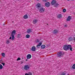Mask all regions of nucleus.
<instances>
[{
  "instance_id": "nucleus-1",
  "label": "nucleus",
  "mask_w": 75,
  "mask_h": 75,
  "mask_svg": "<svg viewBox=\"0 0 75 75\" xmlns=\"http://www.w3.org/2000/svg\"><path fill=\"white\" fill-rule=\"evenodd\" d=\"M63 49L65 51H67L70 50L71 51H72V46L71 45H64L63 46Z\"/></svg>"
},
{
  "instance_id": "nucleus-2",
  "label": "nucleus",
  "mask_w": 75,
  "mask_h": 75,
  "mask_svg": "<svg viewBox=\"0 0 75 75\" xmlns=\"http://www.w3.org/2000/svg\"><path fill=\"white\" fill-rule=\"evenodd\" d=\"M57 3V1L55 0H53L51 2L52 5H54V7H58V6H59V4L57 3Z\"/></svg>"
},
{
  "instance_id": "nucleus-3",
  "label": "nucleus",
  "mask_w": 75,
  "mask_h": 75,
  "mask_svg": "<svg viewBox=\"0 0 75 75\" xmlns=\"http://www.w3.org/2000/svg\"><path fill=\"white\" fill-rule=\"evenodd\" d=\"M24 68L25 70L27 71V70H28L30 69V66L28 65H25Z\"/></svg>"
},
{
  "instance_id": "nucleus-4",
  "label": "nucleus",
  "mask_w": 75,
  "mask_h": 75,
  "mask_svg": "<svg viewBox=\"0 0 75 75\" xmlns=\"http://www.w3.org/2000/svg\"><path fill=\"white\" fill-rule=\"evenodd\" d=\"M45 5L47 7H48L50 6V3L49 2H46L45 4Z\"/></svg>"
},
{
  "instance_id": "nucleus-5",
  "label": "nucleus",
  "mask_w": 75,
  "mask_h": 75,
  "mask_svg": "<svg viewBox=\"0 0 75 75\" xmlns=\"http://www.w3.org/2000/svg\"><path fill=\"white\" fill-rule=\"evenodd\" d=\"M62 52H60L57 53V57H61L62 55Z\"/></svg>"
},
{
  "instance_id": "nucleus-6",
  "label": "nucleus",
  "mask_w": 75,
  "mask_h": 75,
  "mask_svg": "<svg viewBox=\"0 0 75 75\" xmlns=\"http://www.w3.org/2000/svg\"><path fill=\"white\" fill-rule=\"evenodd\" d=\"M45 8L42 7L39 10V11L40 12V13H42V12H44V9Z\"/></svg>"
},
{
  "instance_id": "nucleus-7",
  "label": "nucleus",
  "mask_w": 75,
  "mask_h": 75,
  "mask_svg": "<svg viewBox=\"0 0 75 75\" xmlns=\"http://www.w3.org/2000/svg\"><path fill=\"white\" fill-rule=\"evenodd\" d=\"M58 31L57 30H55L53 31L52 33L54 34H58Z\"/></svg>"
},
{
  "instance_id": "nucleus-8",
  "label": "nucleus",
  "mask_w": 75,
  "mask_h": 75,
  "mask_svg": "<svg viewBox=\"0 0 75 75\" xmlns=\"http://www.w3.org/2000/svg\"><path fill=\"white\" fill-rule=\"evenodd\" d=\"M35 50H36V48H35V46H33L32 47L31 51H35Z\"/></svg>"
},
{
  "instance_id": "nucleus-9",
  "label": "nucleus",
  "mask_w": 75,
  "mask_h": 75,
  "mask_svg": "<svg viewBox=\"0 0 75 75\" xmlns=\"http://www.w3.org/2000/svg\"><path fill=\"white\" fill-rule=\"evenodd\" d=\"M27 59H29L31 58V55L30 54H28L27 56Z\"/></svg>"
},
{
  "instance_id": "nucleus-10",
  "label": "nucleus",
  "mask_w": 75,
  "mask_h": 75,
  "mask_svg": "<svg viewBox=\"0 0 75 75\" xmlns=\"http://www.w3.org/2000/svg\"><path fill=\"white\" fill-rule=\"evenodd\" d=\"M16 31L15 30H13L11 33V35H14L16 34Z\"/></svg>"
},
{
  "instance_id": "nucleus-11",
  "label": "nucleus",
  "mask_w": 75,
  "mask_h": 75,
  "mask_svg": "<svg viewBox=\"0 0 75 75\" xmlns=\"http://www.w3.org/2000/svg\"><path fill=\"white\" fill-rule=\"evenodd\" d=\"M37 7V8H40L41 7V4H38L36 5Z\"/></svg>"
},
{
  "instance_id": "nucleus-12",
  "label": "nucleus",
  "mask_w": 75,
  "mask_h": 75,
  "mask_svg": "<svg viewBox=\"0 0 75 75\" xmlns=\"http://www.w3.org/2000/svg\"><path fill=\"white\" fill-rule=\"evenodd\" d=\"M71 16H69L67 19V21H69L70 20H71Z\"/></svg>"
},
{
  "instance_id": "nucleus-13",
  "label": "nucleus",
  "mask_w": 75,
  "mask_h": 75,
  "mask_svg": "<svg viewBox=\"0 0 75 75\" xmlns=\"http://www.w3.org/2000/svg\"><path fill=\"white\" fill-rule=\"evenodd\" d=\"M31 29H28L27 31V32L28 34H29V33H31Z\"/></svg>"
},
{
  "instance_id": "nucleus-14",
  "label": "nucleus",
  "mask_w": 75,
  "mask_h": 75,
  "mask_svg": "<svg viewBox=\"0 0 75 75\" xmlns=\"http://www.w3.org/2000/svg\"><path fill=\"white\" fill-rule=\"evenodd\" d=\"M57 17L58 18H61L62 17V15H61V14L58 15L57 16Z\"/></svg>"
},
{
  "instance_id": "nucleus-15",
  "label": "nucleus",
  "mask_w": 75,
  "mask_h": 75,
  "mask_svg": "<svg viewBox=\"0 0 75 75\" xmlns=\"http://www.w3.org/2000/svg\"><path fill=\"white\" fill-rule=\"evenodd\" d=\"M28 16L27 15H24L23 17L24 19H27V18H28Z\"/></svg>"
},
{
  "instance_id": "nucleus-16",
  "label": "nucleus",
  "mask_w": 75,
  "mask_h": 75,
  "mask_svg": "<svg viewBox=\"0 0 75 75\" xmlns=\"http://www.w3.org/2000/svg\"><path fill=\"white\" fill-rule=\"evenodd\" d=\"M41 49H44L45 48V45H42L41 46Z\"/></svg>"
},
{
  "instance_id": "nucleus-17",
  "label": "nucleus",
  "mask_w": 75,
  "mask_h": 75,
  "mask_svg": "<svg viewBox=\"0 0 75 75\" xmlns=\"http://www.w3.org/2000/svg\"><path fill=\"white\" fill-rule=\"evenodd\" d=\"M1 55H2V57L3 58H4V57H5V53H2L1 54Z\"/></svg>"
},
{
  "instance_id": "nucleus-18",
  "label": "nucleus",
  "mask_w": 75,
  "mask_h": 75,
  "mask_svg": "<svg viewBox=\"0 0 75 75\" xmlns=\"http://www.w3.org/2000/svg\"><path fill=\"white\" fill-rule=\"evenodd\" d=\"M11 36H12L11 40H14V39L15 38L14 37V35H11Z\"/></svg>"
},
{
  "instance_id": "nucleus-19",
  "label": "nucleus",
  "mask_w": 75,
  "mask_h": 75,
  "mask_svg": "<svg viewBox=\"0 0 75 75\" xmlns=\"http://www.w3.org/2000/svg\"><path fill=\"white\" fill-rule=\"evenodd\" d=\"M59 75H66V73L65 72H63L62 73H61Z\"/></svg>"
},
{
  "instance_id": "nucleus-20",
  "label": "nucleus",
  "mask_w": 75,
  "mask_h": 75,
  "mask_svg": "<svg viewBox=\"0 0 75 75\" xmlns=\"http://www.w3.org/2000/svg\"><path fill=\"white\" fill-rule=\"evenodd\" d=\"M37 20H36V19L34 20L33 21V23L34 24H35V23H37Z\"/></svg>"
},
{
  "instance_id": "nucleus-21",
  "label": "nucleus",
  "mask_w": 75,
  "mask_h": 75,
  "mask_svg": "<svg viewBox=\"0 0 75 75\" xmlns=\"http://www.w3.org/2000/svg\"><path fill=\"white\" fill-rule=\"evenodd\" d=\"M72 38V37H70V38H69V40L70 41H71L72 40H73Z\"/></svg>"
},
{
  "instance_id": "nucleus-22",
  "label": "nucleus",
  "mask_w": 75,
  "mask_h": 75,
  "mask_svg": "<svg viewBox=\"0 0 75 75\" xmlns=\"http://www.w3.org/2000/svg\"><path fill=\"white\" fill-rule=\"evenodd\" d=\"M21 35V34H18L17 35V38H20V37Z\"/></svg>"
},
{
  "instance_id": "nucleus-23",
  "label": "nucleus",
  "mask_w": 75,
  "mask_h": 75,
  "mask_svg": "<svg viewBox=\"0 0 75 75\" xmlns=\"http://www.w3.org/2000/svg\"><path fill=\"white\" fill-rule=\"evenodd\" d=\"M30 36L28 34L26 35V38H30Z\"/></svg>"
},
{
  "instance_id": "nucleus-24",
  "label": "nucleus",
  "mask_w": 75,
  "mask_h": 75,
  "mask_svg": "<svg viewBox=\"0 0 75 75\" xmlns=\"http://www.w3.org/2000/svg\"><path fill=\"white\" fill-rule=\"evenodd\" d=\"M72 68L74 69H75V64H73L72 67Z\"/></svg>"
},
{
  "instance_id": "nucleus-25",
  "label": "nucleus",
  "mask_w": 75,
  "mask_h": 75,
  "mask_svg": "<svg viewBox=\"0 0 75 75\" xmlns=\"http://www.w3.org/2000/svg\"><path fill=\"white\" fill-rule=\"evenodd\" d=\"M3 69V66L0 64V69Z\"/></svg>"
},
{
  "instance_id": "nucleus-26",
  "label": "nucleus",
  "mask_w": 75,
  "mask_h": 75,
  "mask_svg": "<svg viewBox=\"0 0 75 75\" xmlns=\"http://www.w3.org/2000/svg\"><path fill=\"white\" fill-rule=\"evenodd\" d=\"M36 47L37 48H40V46H39L38 45H37L36 46Z\"/></svg>"
},
{
  "instance_id": "nucleus-27",
  "label": "nucleus",
  "mask_w": 75,
  "mask_h": 75,
  "mask_svg": "<svg viewBox=\"0 0 75 75\" xmlns=\"http://www.w3.org/2000/svg\"><path fill=\"white\" fill-rule=\"evenodd\" d=\"M10 42V41L9 40H6V43L7 44H9V43Z\"/></svg>"
},
{
  "instance_id": "nucleus-28",
  "label": "nucleus",
  "mask_w": 75,
  "mask_h": 75,
  "mask_svg": "<svg viewBox=\"0 0 75 75\" xmlns=\"http://www.w3.org/2000/svg\"><path fill=\"white\" fill-rule=\"evenodd\" d=\"M66 12V9H63V13H65V12Z\"/></svg>"
},
{
  "instance_id": "nucleus-29",
  "label": "nucleus",
  "mask_w": 75,
  "mask_h": 75,
  "mask_svg": "<svg viewBox=\"0 0 75 75\" xmlns=\"http://www.w3.org/2000/svg\"><path fill=\"white\" fill-rule=\"evenodd\" d=\"M19 60H21V59H20V57H18L16 60V61H18Z\"/></svg>"
},
{
  "instance_id": "nucleus-30",
  "label": "nucleus",
  "mask_w": 75,
  "mask_h": 75,
  "mask_svg": "<svg viewBox=\"0 0 75 75\" xmlns=\"http://www.w3.org/2000/svg\"><path fill=\"white\" fill-rule=\"evenodd\" d=\"M39 45V46H41V45H42V42H40L39 43V44L38 45Z\"/></svg>"
},
{
  "instance_id": "nucleus-31",
  "label": "nucleus",
  "mask_w": 75,
  "mask_h": 75,
  "mask_svg": "<svg viewBox=\"0 0 75 75\" xmlns=\"http://www.w3.org/2000/svg\"><path fill=\"white\" fill-rule=\"evenodd\" d=\"M37 42H40V40L37 39Z\"/></svg>"
},
{
  "instance_id": "nucleus-32",
  "label": "nucleus",
  "mask_w": 75,
  "mask_h": 75,
  "mask_svg": "<svg viewBox=\"0 0 75 75\" xmlns=\"http://www.w3.org/2000/svg\"><path fill=\"white\" fill-rule=\"evenodd\" d=\"M1 64L3 65V66L5 65V63H2Z\"/></svg>"
},
{
  "instance_id": "nucleus-33",
  "label": "nucleus",
  "mask_w": 75,
  "mask_h": 75,
  "mask_svg": "<svg viewBox=\"0 0 75 75\" xmlns=\"http://www.w3.org/2000/svg\"><path fill=\"white\" fill-rule=\"evenodd\" d=\"M44 2H47V1H48V0H43Z\"/></svg>"
},
{
  "instance_id": "nucleus-34",
  "label": "nucleus",
  "mask_w": 75,
  "mask_h": 75,
  "mask_svg": "<svg viewBox=\"0 0 75 75\" xmlns=\"http://www.w3.org/2000/svg\"><path fill=\"white\" fill-rule=\"evenodd\" d=\"M2 62H3V61L2 60L0 61V63L1 64V63H2Z\"/></svg>"
},
{
  "instance_id": "nucleus-35",
  "label": "nucleus",
  "mask_w": 75,
  "mask_h": 75,
  "mask_svg": "<svg viewBox=\"0 0 75 75\" xmlns=\"http://www.w3.org/2000/svg\"><path fill=\"white\" fill-rule=\"evenodd\" d=\"M11 37H10V38H9V39L10 40H11Z\"/></svg>"
},
{
  "instance_id": "nucleus-36",
  "label": "nucleus",
  "mask_w": 75,
  "mask_h": 75,
  "mask_svg": "<svg viewBox=\"0 0 75 75\" xmlns=\"http://www.w3.org/2000/svg\"><path fill=\"white\" fill-rule=\"evenodd\" d=\"M21 62V64H23V62Z\"/></svg>"
},
{
  "instance_id": "nucleus-37",
  "label": "nucleus",
  "mask_w": 75,
  "mask_h": 75,
  "mask_svg": "<svg viewBox=\"0 0 75 75\" xmlns=\"http://www.w3.org/2000/svg\"><path fill=\"white\" fill-rule=\"evenodd\" d=\"M67 25H64L65 27H67Z\"/></svg>"
},
{
  "instance_id": "nucleus-38",
  "label": "nucleus",
  "mask_w": 75,
  "mask_h": 75,
  "mask_svg": "<svg viewBox=\"0 0 75 75\" xmlns=\"http://www.w3.org/2000/svg\"><path fill=\"white\" fill-rule=\"evenodd\" d=\"M6 24V23H4V24H3V25H5V24Z\"/></svg>"
},
{
  "instance_id": "nucleus-39",
  "label": "nucleus",
  "mask_w": 75,
  "mask_h": 75,
  "mask_svg": "<svg viewBox=\"0 0 75 75\" xmlns=\"http://www.w3.org/2000/svg\"><path fill=\"white\" fill-rule=\"evenodd\" d=\"M27 59H26V61H27Z\"/></svg>"
},
{
  "instance_id": "nucleus-40",
  "label": "nucleus",
  "mask_w": 75,
  "mask_h": 75,
  "mask_svg": "<svg viewBox=\"0 0 75 75\" xmlns=\"http://www.w3.org/2000/svg\"><path fill=\"white\" fill-rule=\"evenodd\" d=\"M12 23H14V21H12Z\"/></svg>"
},
{
  "instance_id": "nucleus-41",
  "label": "nucleus",
  "mask_w": 75,
  "mask_h": 75,
  "mask_svg": "<svg viewBox=\"0 0 75 75\" xmlns=\"http://www.w3.org/2000/svg\"><path fill=\"white\" fill-rule=\"evenodd\" d=\"M67 75H69V74H68Z\"/></svg>"
},
{
  "instance_id": "nucleus-42",
  "label": "nucleus",
  "mask_w": 75,
  "mask_h": 75,
  "mask_svg": "<svg viewBox=\"0 0 75 75\" xmlns=\"http://www.w3.org/2000/svg\"><path fill=\"white\" fill-rule=\"evenodd\" d=\"M68 1H69V0H67Z\"/></svg>"
},
{
  "instance_id": "nucleus-43",
  "label": "nucleus",
  "mask_w": 75,
  "mask_h": 75,
  "mask_svg": "<svg viewBox=\"0 0 75 75\" xmlns=\"http://www.w3.org/2000/svg\"><path fill=\"white\" fill-rule=\"evenodd\" d=\"M72 1H73V0H71Z\"/></svg>"
},
{
  "instance_id": "nucleus-44",
  "label": "nucleus",
  "mask_w": 75,
  "mask_h": 75,
  "mask_svg": "<svg viewBox=\"0 0 75 75\" xmlns=\"http://www.w3.org/2000/svg\"><path fill=\"white\" fill-rule=\"evenodd\" d=\"M38 1H39V0H38Z\"/></svg>"
},
{
  "instance_id": "nucleus-45",
  "label": "nucleus",
  "mask_w": 75,
  "mask_h": 75,
  "mask_svg": "<svg viewBox=\"0 0 75 75\" xmlns=\"http://www.w3.org/2000/svg\"><path fill=\"white\" fill-rule=\"evenodd\" d=\"M39 10H40V9H39Z\"/></svg>"
}]
</instances>
